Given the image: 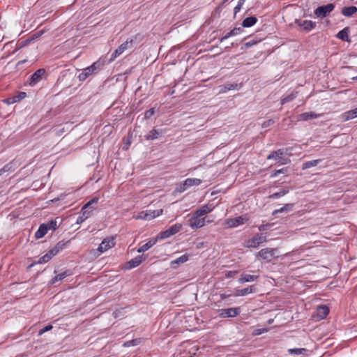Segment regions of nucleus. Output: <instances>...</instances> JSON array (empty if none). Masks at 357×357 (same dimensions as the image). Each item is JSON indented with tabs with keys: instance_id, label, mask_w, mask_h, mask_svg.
<instances>
[{
	"instance_id": "1",
	"label": "nucleus",
	"mask_w": 357,
	"mask_h": 357,
	"mask_svg": "<svg viewBox=\"0 0 357 357\" xmlns=\"http://www.w3.org/2000/svg\"><path fill=\"white\" fill-rule=\"evenodd\" d=\"M104 66V61L98 60L92 65L86 67L82 70V72L78 75V79L80 82L85 81L89 76L97 74L102 67Z\"/></svg>"
},
{
	"instance_id": "2",
	"label": "nucleus",
	"mask_w": 357,
	"mask_h": 357,
	"mask_svg": "<svg viewBox=\"0 0 357 357\" xmlns=\"http://www.w3.org/2000/svg\"><path fill=\"white\" fill-rule=\"evenodd\" d=\"M202 183V180L196 178H186L183 183L177 185L176 190L178 192H183L192 186H198Z\"/></svg>"
},
{
	"instance_id": "3",
	"label": "nucleus",
	"mask_w": 357,
	"mask_h": 357,
	"mask_svg": "<svg viewBox=\"0 0 357 357\" xmlns=\"http://www.w3.org/2000/svg\"><path fill=\"white\" fill-rule=\"evenodd\" d=\"M162 209L160 210H147L145 211H141L134 218L136 220H151L156 217L160 216L162 213Z\"/></svg>"
},
{
	"instance_id": "4",
	"label": "nucleus",
	"mask_w": 357,
	"mask_h": 357,
	"mask_svg": "<svg viewBox=\"0 0 357 357\" xmlns=\"http://www.w3.org/2000/svg\"><path fill=\"white\" fill-rule=\"evenodd\" d=\"M133 45V39H128L126 42L122 43L116 50L112 54L109 59V62L114 61L116 58L123 54L126 50L132 48Z\"/></svg>"
},
{
	"instance_id": "5",
	"label": "nucleus",
	"mask_w": 357,
	"mask_h": 357,
	"mask_svg": "<svg viewBox=\"0 0 357 357\" xmlns=\"http://www.w3.org/2000/svg\"><path fill=\"white\" fill-rule=\"evenodd\" d=\"M248 221L246 215H240L234 218L227 219L225 222V226L227 228L237 227Z\"/></svg>"
},
{
	"instance_id": "6",
	"label": "nucleus",
	"mask_w": 357,
	"mask_h": 357,
	"mask_svg": "<svg viewBox=\"0 0 357 357\" xmlns=\"http://www.w3.org/2000/svg\"><path fill=\"white\" fill-rule=\"evenodd\" d=\"M181 228L182 225L176 223L170 227L169 229H166L165 231L160 232L156 237L158 239V241L167 238L178 233L181 229Z\"/></svg>"
},
{
	"instance_id": "7",
	"label": "nucleus",
	"mask_w": 357,
	"mask_h": 357,
	"mask_svg": "<svg viewBox=\"0 0 357 357\" xmlns=\"http://www.w3.org/2000/svg\"><path fill=\"white\" fill-rule=\"evenodd\" d=\"M266 241V237L262 234H257L252 238L248 239L245 247L248 248H257L260 244Z\"/></svg>"
},
{
	"instance_id": "8",
	"label": "nucleus",
	"mask_w": 357,
	"mask_h": 357,
	"mask_svg": "<svg viewBox=\"0 0 357 357\" xmlns=\"http://www.w3.org/2000/svg\"><path fill=\"white\" fill-rule=\"evenodd\" d=\"M202 216H197L195 213H193L192 217L188 220V225L192 229H197L203 227L206 224V218H201Z\"/></svg>"
},
{
	"instance_id": "9",
	"label": "nucleus",
	"mask_w": 357,
	"mask_h": 357,
	"mask_svg": "<svg viewBox=\"0 0 357 357\" xmlns=\"http://www.w3.org/2000/svg\"><path fill=\"white\" fill-rule=\"evenodd\" d=\"M278 252L276 248H266L261 249L257 254V257H261L266 261H271L273 258L275 257V255Z\"/></svg>"
},
{
	"instance_id": "10",
	"label": "nucleus",
	"mask_w": 357,
	"mask_h": 357,
	"mask_svg": "<svg viewBox=\"0 0 357 357\" xmlns=\"http://www.w3.org/2000/svg\"><path fill=\"white\" fill-rule=\"evenodd\" d=\"M335 8L334 4L328 3L325 6H319L314 10V15L318 17H325L331 13Z\"/></svg>"
},
{
	"instance_id": "11",
	"label": "nucleus",
	"mask_w": 357,
	"mask_h": 357,
	"mask_svg": "<svg viewBox=\"0 0 357 357\" xmlns=\"http://www.w3.org/2000/svg\"><path fill=\"white\" fill-rule=\"evenodd\" d=\"M115 245V241L114 237H107L103 239L98 248L97 251L100 253H103L107 251L109 249L113 248Z\"/></svg>"
},
{
	"instance_id": "12",
	"label": "nucleus",
	"mask_w": 357,
	"mask_h": 357,
	"mask_svg": "<svg viewBox=\"0 0 357 357\" xmlns=\"http://www.w3.org/2000/svg\"><path fill=\"white\" fill-rule=\"evenodd\" d=\"M240 312L241 310L239 307L221 309L219 310V315L223 318L235 317L240 313Z\"/></svg>"
},
{
	"instance_id": "13",
	"label": "nucleus",
	"mask_w": 357,
	"mask_h": 357,
	"mask_svg": "<svg viewBox=\"0 0 357 357\" xmlns=\"http://www.w3.org/2000/svg\"><path fill=\"white\" fill-rule=\"evenodd\" d=\"M45 74V70L43 68H40L37 70L31 76L29 80V85L31 86H35L38 82H39L42 79L44 75Z\"/></svg>"
},
{
	"instance_id": "14",
	"label": "nucleus",
	"mask_w": 357,
	"mask_h": 357,
	"mask_svg": "<svg viewBox=\"0 0 357 357\" xmlns=\"http://www.w3.org/2000/svg\"><path fill=\"white\" fill-rule=\"evenodd\" d=\"M145 259V257L143 255H139L135 257V258L130 259L126 264L125 268L126 269H132L134 268L141 264V263Z\"/></svg>"
},
{
	"instance_id": "15",
	"label": "nucleus",
	"mask_w": 357,
	"mask_h": 357,
	"mask_svg": "<svg viewBox=\"0 0 357 357\" xmlns=\"http://www.w3.org/2000/svg\"><path fill=\"white\" fill-rule=\"evenodd\" d=\"M26 96V93L25 92L21 91L19 92L17 95L13 96V97H10L4 100V102L7 105H11L15 102H20L22 99H24Z\"/></svg>"
},
{
	"instance_id": "16",
	"label": "nucleus",
	"mask_w": 357,
	"mask_h": 357,
	"mask_svg": "<svg viewBox=\"0 0 357 357\" xmlns=\"http://www.w3.org/2000/svg\"><path fill=\"white\" fill-rule=\"evenodd\" d=\"M215 207L212 204H205L200 207L199 209L196 210L194 213H196L197 216H203L206 214H208L213 211Z\"/></svg>"
},
{
	"instance_id": "17",
	"label": "nucleus",
	"mask_w": 357,
	"mask_h": 357,
	"mask_svg": "<svg viewBox=\"0 0 357 357\" xmlns=\"http://www.w3.org/2000/svg\"><path fill=\"white\" fill-rule=\"evenodd\" d=\"M158 241V239L157 237L150 239L147 243L142 245L137 249V252H144L145 251L152 248L154 245H155Z\"/></svg>"
},
{
	"instance_id": "18",
	"label": "nucleus",
	"mask_w": 357,
	"mask_h": 357,
	"mask_svg": "<svg viewBox=\"0 0 357 357\" xmlns=\"http://www.w3.org/2000/svg\"><path fill=\"white\" fill-rule=\"evenodd\" d=\"M258 278L259 276L255 275L242 274L238 281L239 283L243 284L245 282L255 281Z\"/></svg>"
},
{
	"instance_id": "19",
	"label": "nucleus",
	"mask_w": 357,
	"mask_h": 357,
	"mask_svg": "<svg viewBox=\"0 0 357 357\" xmlns=\"http://www.w3.org/2000/svg\"><path fill=\"white\" fill-rule=\"evenodd\" d=\"M320 114H317L313 112H304L299 115L298 119L301 121H307L312 119L319 117Z\"/></svg>"
},
{
	"instance_id": "20",
	"label": "nucleus",
	"mask_w": 357,
	"mask_h": 357,
	"mask_svg": "<svg viewBox=\"0 0 357 357\" xmlns=\"http://www.w3.org/2000/svg\"><path fill=\"white\" fill-rule=\"evenodd\" d=\"M255 289H255V286L252 285L248 287L237 290L235 296H245V295H248V294L255 292Z\"/></svg>"
},
{
	"instance_id": "21",
	"label": "nucleus",
	"mask_w": 357,
	"mask_h": 357,
	"mask_svg": "<svg viewBox=\"0 0 357 357\" xmlns=\"http://www.w3.org/2000/svg\"><path fill=\"white\" fill-rule=\"evenodd\" d=\"M48 231V227L45 224L40 225L38 229L35 233V237L36 239L43 238Z\"/></svg>"
},
{
	"instance_id": "22",
	"label": "nucleus",
	"mask_w": 357,
	"mask_h": 357,
	"mask_svg": "<svg viewBox=\"0 0 357 357\" xmlns=\"http://www.w3.org/2000/svg\"><path fill=\"white\" fill-rule=\"evenodd\" d=\"M357 13V7L351 6L348 7H344L342 10V14L345 17H351L353 15Z\"/></svg>"
},
{
	"instance_id": "23",
	"label": "nucleus",
	"mask_w": 357,
	"mask_h": 357,
	"mask_svg": "<svg viewBox=\"0 0 357 357\" xmlns=\"http://www.w3.org/2000/svg\"><path fill=\"white\" fill-rule=\"evenodd\" d=\"M242 31L241 28H234L232 30H231L229 32H228L227 34H225L224 36H222L220 40V43L223 42L225 40L229 38V37L236 36L239 33H241Z\"/></svg>"
},
{
	"instance_id": "24",
	"label": "nucleus",
	"mask_w": 357,
	"mask_h": 357,
	"mask_svg": "<svg viewBox=\"0 0 357 357\" xmlns=\"http://www.w3.org/2000/svg\"><path fill=\"white\" fill-rule=\"evenodd\" d=\"M329 313V309L326 305H321L317 307V316L323 319L326 317Z\"/></svg>"
},
{
	"instance_id": "25",
	"label": "nucleus",
	"mask_w": 357,
	"mask_h": 357,
	"mask_svg": "<svg viewBox=\"0 0 357 357\" xmlns=\"http://www.w3.org/2000/svg\"><path fill=\"white\" fill-rule=\"evenodd\" d=\"M284 155L283 149H278L277 151H272L268 156L267 160H278V158H282Z\"/></svg>"
},
{
	"instance_id": "26",
	"label": "nucleus",
	"mask_w": 357,
	"mask_h": 357,
	"mask_svg": "<svg viewBox=\"0 0 357 357\" xmlns=\"http://www.w3.org/2000/svg\"><path fill=\"white\" fill-rule=\"evenodd\" d=\"M257 22V18L255 16L246 17L242 22L243 27H251Z\"/></svg>"
},
{
	"instance_id": "27",
	"label": "nucleus",
	"mask_w": 357,
	"mask_h": 357,
	"mask_svg": "<svg viewBox=\"0 0 357 357\" xmlns=\"http://www.w3.org/2000/svg\"><path fill=\"white\" fill-rule=\"evenodd\" d=\"M349 27H345L337 33V37L343 41H349Z\"/></svg>"
},
{
	"instance_id": "28",
	"label": "nucleus",
	"mask_w": 357,
	"mask_h": 357,
	"mask_svg": "<svg viewBox=\"0 0 357 357\" xmlns=\"http://www.w3.org/2000/svg\"><path fill=\"white\" fill-rule=\"evenodd\" d=\"M71 275V272L70 271H66L61 273L57 274L54 278L52 279L51 283L54 284L58 281L62 280L66 278L67 276Z\"/></svg>"
},
{
	"instance_id": "29",
	"label": "nucleus",
	"mask_w": 357,
	"mask_h": 357,
	"mask_svg": "<svg viewBox=\"0 0 357 357\" xmlns=\"http://www.w3.org/2000/svg\"><path fill=\"white\" fill-rule=\"evenodd\" d=\"M293 207L294 204H286L280 208L274 210L273 212V215H276L278 213H281L284 212H289L293 209Z\"/></svg>"
},
{
	"instance_id": "30",
	"label": "nucleus",
	"mask_w": 357,
	"mask_h": 357,
	"mask_svg": "<svg viewBox=\"0 0 357 357\" xmlns=\"http://www.w3.org/2000/svg\"><path fill=\"white\" fill-rule=\"evenodd\" d=\"M306 31H311L315 27L316 23L311 20H304L298 24Z\"/></svg>"
},
{
	"instance_id": "31",
	"label": "nucleus",
	"mask_w": 357,
	"mask_h": 357,
	"mask_svg": "<svg viewBox=\"0 0 357 357\" xmlns=\"http://www.w3.org/2000/svg\"><path fill=\"white\" fill-rule=\"evenodd\" d=\"M65 243L62 242H59L52 249H51L48 252L52 257L57 255L63 248Z\"/></svg>"
},
{
	"instance_id": "32",
	"label": "nucleus",
	"mask_w": 357,
	"mask_h": 357,
	"mask_svg": "<svg viewBox=\"0 0 357 357\" xmlns=\"http://www.w3.org/2000/svg\"><path fill=\"white\" fill-rule=\"evenodd\" d=\"M65 243L62 242H59L52 249H51L48 252L52 257L57 255L63 248Z\"/></svg>"
},
{
	"instance_id": "33",
	"label": "nucleus",
	"mask_w": 357,
	"mask_h": 357,
	"mask_svg": "<svg viewBox=\"0 0 357 357\" xmlns=\"http://www.w3.org/2000/svg\"><path fill=\"white\" fill-rule=\"evenodd\" d=\"M357 117V107L354 109L349 110L343 114V119L344 121H348Z\"/></svg>"
},
{
	"instance_id": "34",
	"label": "nucleus",
	"mask_w": 357,
	"mask_h": 357,
	"mask_svg": "<svg viewBox=\"0 0 357 357\" xmlns=\"http://www.w3.org/2000/svg\"><path fill=\"white\" fill-rule=\"evenodd\" d=\"M238 84L236 83L229 84L220 87V93H225L230 90H234L238 89Z\"/></svg>"
},
{
	"instance_id": "35",
	"label": "nucleus",
	"mask_w": 357,
	"mask_h": 357,
	"mask_svg": "<svg viewBox=\"0 0 357 357\" xmlns=\"http://www.w3.org/2000/svg\"><path fill=\"white\" fill-rule=\"evenodd\" d=\"M297 92H292L289 95L284 97L281 100V105L286 104L294 100L297 97Z\"/></svg>"
},
{
	"instance_id": "36",
	"label": "nucleus",
	"mask_w": 357,
	"mask_h": 357,
	"mask_svg": "<svg viewBox=\"0 0 357 357\" xmlns=\"http://www.w3.org/2000/svg\"><path fill=\"white\" fill-rule=\"evenodd\" d=\"M320 161L321 160H313L310 161H307L303 164L302 169H306L317 166L320 162Z\"/></svg>"
},
{
	"instance_id": "37",
	"label": "nucleus",
	"mask_w": 357,
	"mask_h": 357,
	"mask_svg": "<svg viewBox=\"0 0 357 357\" xmlns=\"http://www.w3.org/2000/svg\"><path fill=\"white\" fill-rule=\"evenodd\" d=\"M307 351V349L305 348H294V349H289L288 353L290 354L294 355H303Z\"/></svg>"
},
{
	"instance_id": "38",
	"label": "nucleus",
	"mask_w": 357,
	"mask_h": 357,
	"mask_svg": "<svg viewBox=\"0 0 357 357\" xmlns=\"http://www.w3.org/2000/svg\"><path fill=\"white\" fill-rule=\"evenodd\" d=\"M189 259V255L187 254L183 255L182 256L178 257L176 259L172 261L171 264L173 265L174 264H181L186 262Z\"/></svg>"
},
{
	"instance_id": "39",
	"label": "nucleus",
	"mask_w": 357,
	"mask_h": 357,
	"mask_svg": "<svg viewBox=\"0 0 357 357\" xmlns=\"http://www.w3.org/2000/svg\"><path fill=\"white\" fill-rule=\"evenodd\" d=\"M93 208H84V205L82 206L81 210V214L86 218V220L89 218L93 211Z\"/></svg>"
},
{
	"instance_id": "40",
	"label": "nucleus",
	"mask_w": 357,
	"mask_h": 357,
	"mask_svg": "<svg viewBox=\"0 0 357 357\" xmlns=\"http://www.w3.org/2000/svg\"><path fill=\"white\" fill-rule=\"evenodd\" d=\"M288 192H289V190H287H287H281L280 192H277L273 193V195H271L270 196V198L271 199H278V198H280L281 197L284 196Z\"/></svg>"
},
{
	"instance_id": "41",
	"label": "nucleus",
	"mask_w": 357,
	"mask_h": 357,
	"mask_svg": "<svg viewBox=\"0 0 357 357\" xmlns=\"http://www.w3.org/2000/svg\"><path fill=\"white\" fill-rule=\"evenodd\" d=\"M45 225L47 226L48 230L52 229L55 231L58 227L57 222L56 220H52Z\"/></svg>"
},
{
	"instance_id": "42",
	"label": "nucleus",
	"mask_w": 357,
	"mask_h": 357,
	"mask_svg": "<svg viewBox=\"0 0 357 357\" xmlns=\"http://www.w3.org/2000/svg\"><path fill=\"white\" fill-rule=\"evenodd\" d=\"M159 132L157 130L153 129L150 131L149 135L146 137L147 139H155L158 137Z\"/></svg>"
},
{
	"instance_id": "43",
	"label": "nucleus",
	"mask_w": 357,
	"mask_h": 357,
	"mask_svg": "<svg viewBox=\"0 0 357 357\" xmlns=\"http://www.w3.org/2000/svg\"><path fill=\"white\" fill-rule=\"evenodd\" d=\"M52 257H51V255H50L49 252L46 253L45 255H43V257H41L39 260H38V263L39 264H45V263H47V261H49Z\"/></svg>"
},
{
	"instance_id": "44",
	"label": "nucleus",
	"mask_w": 357,
	"mask_h": 357,
	"mask_svg": "<svg viewBox=\"0 0 357 357\" xmlns=\"http://www.w3.org/2000/svg\"><path fill=\"white\" fill-rule=\"evenodd\" d=\"M245 1V0H238L237 5L234 9V15H236L241 10V7L244 4Z\"/></svg>"
},
{
	"instance_id": "45",
	"label": "nucleus",
	"mask_w": 357,
	"mask_h": 357,
	"mask_svg": "<svg viewBox=\"0 0 357 357\" xmlns=\"http://www.w3.org/2000/svg\"><path fill=\"white\" fill-rule=\"evenodd\" d=\"M98 200L99 198L97 197L92 198L90 201L84 204V208H90L92 204L98 203Z\"/></svg>"
},
{
	"instance_id": "46",
	"label": "nucleus",
	"mask_w": 357,
	"mask_h": 357,
	"mask_svg": "<svg viewBox=\"0 0 357 357\" xmlns=\"http://www.w3.org/2000/svg\"><path fill=\"white\" fill-rule=\"evenodd\" d=\"M268 329L266 328H257V329L254 330V331L252 332V335H259L264 333L268 332Z\"/></svg>"
},
{
	"instance_id": "47",
	"label": "nucleus",
	"mask_w": 357,
	"mask_h": 357,
	"mask_svg": "<svg viewBox=\"0 0 357 357\" xmlns=\"http://www.w3.org/2000/svg\"><path fill=\"white\" fill-rule=\"evenodd\" d=\"M287 172V168H282V169H278V170H275L272 174H271V177H276L277 176H278L279 174H284Z\"/></svg>"
},
{
	"instance_id": "48",
	"label": "nucleus",
	"mask_w": 357,
	"mask_h": 357,
	"mask_svg": "<svg viewBox=\"0 0 357 357\" xmlns=\"http://www.w3.org/2000/svg\"><path fill=\"white\" fill-rule=\"evenodd\" d=\"M275 121L274 119H268L267 121H265L262 123L261 127H262V128H266L273 125L275 123Z\"/></svg>"
},
{
	"instance_id": "49",
	"label": "nucleus",
	"mask_w": 357,
	"mask_h": 357,
	"mask_svg": "<svg viewBox=\"0 0 357 357\" xmlns=\"http://www.w3.org/2000/svg\"><path fill=\"white\" fill-rule=\"evenodd\" d=\"M155 113L154 108H151L150 109L147 110L144 113V116L146 119H149L151 116H153Z\"/></svg>"
},
{
	"instance_id": "50",
	"label": "nucleus",
	"mask_w": 357,
	"mask_h": 357,
	"mask_svg": "<svg viewBox=\"0 0 357 357\" xmlns=\"http://www.w3.org/2000/svg\"><path fill=\"white\" fill-rule=\"evenodd\" d=\"M278 162H279L280 165H286L290 162V160L287 158H283L282 156V158H278Z\"/></svg>"
},
{
	"instance_id": "51",
	"label": "nucleus",
	"mask_w": 357,
	"mask_h": 357,
	"mask_svg": "<svg viewBox=\"0 0 357 357\" xmlns=\"http://www.w3.org/2000/svg\"><path fill=\"white\" fill-rule=\"evenodd\" d=\"M52 328V325H47L45 327H44L43 328H42L41 330H40L39 335H42L44 333L50 331Z\"/></svg>"
},
{
	"instance_id": "52",
	"label": "nucleus",
	"mask_w": 357,
	"mask_h": 357,
	"mask_svg": "<svg viewBox=\"0 0 357 357\" xmlns=\"http://www.w3.org/2000/svg\"><path fill=\"white\" fill-rule=\"evenodd\" d=\"M271 227L270 224L261 225L258 227L259 231H264L268 229Z\"/></svg>"
},
{
	"instance_id": "53",
	"label": "nucleus",
	"mask_w": 357,
	"mask_h": 357,
	"mask_svg": "<svg viewBox=\"0 0 357 357\" xmlns=\"http://www.w3.org/2000/svg\"><path fill=\"white\" fill-rule=\"evenodd\" d=\"M257 42L256 40H252L245 43L244 44V45L246 48H248V47H250L253 46L254 45L257 44Z\"/></svg>"
},
{
	"instance_id": "54",
	"label": "nucleus",
	"mask_w": 357,
	"mask_h": 357,
	"mask_svg": "<svg viewBox=\"0 0 357 357\" xmlns=\"http://www.w3.org/2000/svg\"><path fill=\"white\" fill-rule=\"evenodd\" d=\"M86 218L81 214L79 216L77 217L76 223L77 224H82Z\"/></svg>"
},
{
	"instance_id": "55",
	"label": "nucleus",
	"mask_w": 357,
	"mask_h": 357,
	"mask_svg": "<svg viewBox=\"0 0 357 357\" xmlns=\"http://www.w3.org/2000/svg\"><path fill=\"white\" fill-rule=\"evenodd\" d=\"M65 130L64 128H61V129H57L56 130V133L58 136H61L63 132H64Z\"/></svg>"
},
{
	"instance_id": "56",
	"label": "nucleus",
	"mask_w": 357,
	"mask_h": 357,
	"mask_svg": "<svg viewBox=\"0 0 357 357\" xmlns=\"http://www.w3.org/2000/svg\"><path fill=\"white\" fill-rule=\"evenodd\" d=\"M236 272V271H228L227 273H226V277L227 278H230V277H232L234 274H235Z\"/></svg>"
},
{
	"instance_id": "57",
	"label": "nucleus",
	"mask_w": 357,
	"mask_h": 357,
	"mask_svg": "<svg viewBox=\"0 0 357 357\" xmlns=\"http://www.w3.org/2000/svg\"><path fill=\"white\" fill-rule=\"evenodd\" d=\"M131 344V342H127L124 343V346L129 347Z\"/></svg>"
},
{
	"instance_id": "58",
	"label": "nucleus",
	"mask_w": 357,
	"mask_h": 357,
	"mask_svg": "<svg viewBox=\"0 0 357 357\" xmlns=\"http://www.w3.org/2000/svg\"><path fill=\"white\" fill-rule=\"evenodd\" d=\"M273 322V319H268V324H271Z\"/></svg>"
},
{
	"instance_id": "59",
	"label": "nucleus",
	"mask_w": 357,
	"mask_h": 357,
	"mask_svg": "<svg viewBox=\"0 0 357 357\" xmlns=\"http://www.w3.org/2000/svg\"><path fill=\"white\" fill-rule=\"evenodd\" d=\"M114 316L115 318L118 317V312H114Z\"/></svg>"
},
{
	"instance_id": "60",
	"label": "nucleus",
	"mask_w": 357,
	"mask_h": 357,
	"mask_svg": "<svg viewBox=\"0 0 357 357\" xmlns=\"http://www.w3.org/2000/svg\"><path fill=\"white\" fill-rule=\"evenodd\" d=\"M212 221H213L212 220H206V223H210V222H211Z\"/></svg>"
},
{
	"instance_id": "61",
	"label": "nucleus",
	"mask_w": 357,
	"mask_h": 357,
	"mask_svg": "<svg viewBox=\"0 0 357 357\" xmlns=\"http://www.w3.org/2000/svg\"><path fill=\"white\" fill-rule=\"evenodd\" d=\"M226 297H227V296H225V295H221L222 298H225Z\"/></svg>"
},
{
	"instance_id": "62",
	"label": "nucleus",
	"mask_w": 357,
	"mask_h": 357,
	"mask_svg": "<svg viewBox=\"0 0 357 357\" xmlns=\"http://www.w3.org/2000/svg\"><path fill=\"white\" fill-rule=\"evenodd\" d=\"M24 61H21L19 62V63H24Z\"/></svg>"
},
{
	"instance_id": "63",
	"label": "nucleus",
	"mask_w": 357,
	"mask_h": 357,
	"mask_svg": "<svg viewBox=\"0 0 357 357\" xmlns=\"http://www.w3.org/2000/svg\"><path fill=\"white\" fill-rule=\"evenodd\" d=\"M354 79H357V77H353Z\"/></svg>"
}]
</instances>
